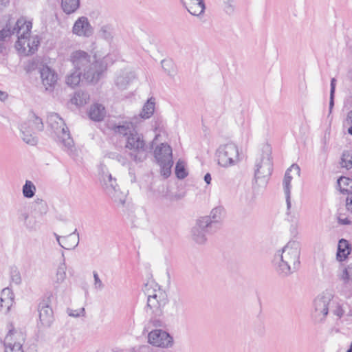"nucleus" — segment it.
I'll return each instance as SVG.
<instances>
[{
	"instance_id": "obj_7",
	"label": "nucleus",
	"mask_w": 352,
	"mask_h": 352,
	"mask_svg": "<svg viewBox=\"0 0 352 352\" xmlns=\"http://www.w3.org/2000/svg\"><path fill=\"white\" fill-rule=\"evenodd\" d=\"M335 304L333 295L329 292H322L314 301L312 318L316 323H321L325 320L330 307Z\"/></svg>"
},
{
	"instance_id": "obj_13",
	"label": "nucleus",
	"mask_w": 352,
	"mask_h": 352,
	"mask_svg": "<svg viewBox=\"0 0 352 352\" xmlns=\"http://www.w3.org/2000/svg\"><path fill=\"white\" fill-rule=\"evenodd\" d=\"M293 172L296 175L300 176V169L298 165L293 164L285 172V177L283 179V189L285 195L286 204H287V214L289 215L290 209L292 206L291 204V182L292 176L291 173Z\"/></svg>"
},
{
	"instance_id": "obj_30",
	"label": "nucleus",
	"mask_w": 352,
	"mask_h": 352,
	"mask_svg": "<svg viewBox=\"0 0 352 352\" xmlns=\"http://www.w3.org/2000/svg\"><path fill=\"white\" fill-rule=\"evenodd\" d=\"M80 5V0H61V8L66 14L74 13Z\"/></svg>"
},
{
	"instance_id": "obj_33",
	"label": "nucleus",
	"mask_w": 352,
	"mask_h": 352,
	"mask_svg": "<svg viewBox=\"0 0 352 352\" xmlns=\"http://www.w3.org/2000/svg\"><path fill=\"white\" fill-rule=\"evenodd\" d=\"M155 110V101L152 98H150L144 104L142 111L140 113V116L142 118H149L153 113Z\"/></svg>"
},
{
	"instance_id": "obj_38",
	"label": "nucleus",
	"mask_w": 352,
	"mask_h": 352,
	"mask_svg": "<svg viewBox=\"0 0 352 352\" xmlns=\"http://www.w3.org/2000/svg\"><path fill=\"white\" fill-rule=\"evenodd\" d=\"M18 216L19 221H22L27 228L32 229L34 228V225L28 221L29 214L25 210H19L18 212Z\"/></svg>"
},
{
	"instance_id": "obj_48",
	"label": "nucleus",
	"mask_w": 352,
	"mask_h": 352,
	"mask_svg": "<svg viewBox=\"0 0 352 352\" xmlns=\"http://www.w3.org/2000/svg\"><path fill=\"white\" fill-rule=\"evenodd\" d=\"M166 146H168V147H170L168 144H165V143H162L160 144L159 146H157L155 151H154V156H155V158L156 159V151H157V149H160L161 148V151L160 152V157H162V160L164 159L166 160V154L165 153V151H164V149H165Z\"/></svg>"
},
{
	"instance_id": "obj_1",
	"label": "nucleus",
	"mask_w": 352,
	"mask_h": 352,
	"mask_svg": "<svg viewBox=\"0 0 352 352\" xmlns=\"http://www.w3.org/2000/svg\"><path fill=\"white\" fill-rule=\"evenodd\" d=\"M70 60L75 69L82 71V78L88 82L96 83L107 69V65L101 60H97L82 50H76L70 55Z\"/></svg>"
},
{
	"instance_id": "obj_49",
	"label": "nucleus",
	"mask_w": 352,
	"mask_h": 352,
	"mask_svg": "<svg viewBox=\"0 0 352 352\" xmlns=\"http://www.w3.org/2000/svg\"><path fill=\"white\" fill-rule=\"evenodd\" d=\"M93 275L94 278V287L98 289H102L104 288V284L100 279L98 273L94 271Z\"/></svg>"
},
{
	"instance_id": "obj_36",
	"label": "nucleus",
	"mask_w": 352,
	"mask_h": 352,
	"mask_svg": "<svg viewBox=\"0 0 352 352\" xmlns=\"http://www.w3.org/2000/svg\"><path fill=\"white\" fill-rule=\"evenodd\" d=\"M341 165L346 169L352 168V149L344 151L341 158Z\"/></svg>"
},
{
	"instance_id": "obj_53",
	"label": "nucleus",
	"mask_w": 352,
	"mask_h": 352,
	"mask_svg": "<svg viewBox=\"0 0 352 352\" xmlns=\"http://www.w3.org/2000/svg\"><path fill=\"white\" fill-rule=\"evenodd\" d=\"M118 162H120L122 165H125L127 163V159L124 157L122 156L120 154L116 159Z\"/></svg>"
},
{
	"instance_id": "obj_27",
	"label": "nucleus",
	"mask_w": 352,
	"mask_h": 352,
	"mask_svg": "<svg viewBox=\"0 0 352 352\" xmlns=\"http://www.w3.org/2000/svg\"><path fill=\"white\" fill-rule=\"evenodd\" d=\"M47 123L54 134L65 125L63 118L58 113L54 112L47 116Z\"/></svg>"
},
{
	"instance_id": "obj_63",
	"label": "nucleus",
	"mask_w": 352,
	"mask_h": 352,
	"mask_svg": "<svg viewBox=\"0 0 352 352\" xmlns=\"http://www.w3.org/2000/svg\"><path fill=\"white\" fill-rule=\"evenodd\" d=\"M4 49V43L0 41V53L3 52V50Z\"/></svg>"
},
{
	"instance_id": "obj_40",
	"label": "nucleus",
	"mask_w": 352,
	"mask_h": 352,
	"mask_svg": "<svg viewBox=\"0 0 352 352\" xmlns=\"http://www.w3.org/2000/svg\"><path fill=\"white\" fill-rule=\"evenodd\" d=\"M175 174L177 177L181 179H184L188 175L184 162L179 160L177 162L175 166Z\"/></svg>"
},
{
	"instance_id": "obj_39",
	"label": "nucleus",
	"mask_w": 352,
	"mask_h": 352,
	"mask_svg": "<svg viewBox=\"0 0 352 352\" xmlns=\"http://www.w3.org/2000/svg\"><path fill=\"white\" fill-rule=\"evenodd\" d=\"M341 184H342L343 186H352V178L350 179L349 177L341 176L338 179V184L340 187H341ZM340 190L342 194H352V192L349 189L340 188Z\"/></svg>"
},
{
	"instance_id": "obj_56",
	"label": "nucleus",
	"mask_w": 352,
	"mask_h": 352,
	"mask_svg": "<svg viewBox=\"0 0 352 352\" xmlns=\"http://www.w3.org/2000/svg\"><path fill=\"white\" fill-rule=\"evenodd\" d=\"M212 178L210 173H206L204 176V181L207 184H210L211 182Z\"/></svg>"
},
{
	"instance_id": "obj_31",
	"label": "nucleus",
	"mask_w": 352,
	"mask_h": 352,
	"mask_svg": "<svg viewBox=\"0 0 352 352\" xmlns=\"http://www.w3.org/2000/svg\"><path fill=\"white\" fill-rule=\"evenodd\" d=\"M89 100V95L87 92L78 91L71 99V102L77 106H82Z\"/></svg>"
},
{
	"instance_id": "obj_2",
	"label": "nucleus",
	"mask_w": 352,
	"mask_h": 352,
	"mask_svg": "<svg viewBox=\"0 0 352 352\" xmlns=\"http://www.w3.org/2000/svg\"><path fill=\"white\" fill-rule=\"evenodd\" d=\"M300 243L296 241H289L274 258L277 272L284 276L296 271L300 265Z\"/></svg>"
},
{
	"instance_id": "obj_18",
	"label": "nucleus",
	"mask_w": 352,
	"mask_h": 352,
	"mask_svg": "<svg viewBox=\"0 0 352 352\" xmlns=\"http://www.w3.org/2000/svg\"><path fill=\"white\" fill-rule=\"evenodd\" d=\"M41 78L42 83L45 87L46 91H52L57 82L58 76L48 66H43L40 69Z\"/></svg>"
},
{
	"instance_id": "obj_28",
	"label": "nucleus",
	"mask_w": 352,
	"mask_h": 352,
	"mask_svg": "<svg viewBox=\"0 0 352 352\" xmlns=\"http://www.w3.org/2000/svg\"><path fill=\"white\" fill-rule=\"evenodd\" d=\"M106 114L104 107L100 104H93L89 109V116L90 119L94 121H101Z\"/></svg>"
},
{
	"instance_id": "obj_37",
	"label": "nucleus",
	"mask_w": 352,
	"mask_h": 352,
	"mask_svg": "<svg viewBox=\"0 0 352 352\" xmlns=\"http://www.w3.org/2000/svg\"><path fill=\"white\" fill-rule=\"evenodd\" d=\"M38 44L39 41L37 38H32V40L30 38V45H28L27 43L25 45L26 50L24 52L23 50H20L19 51H21V52L25 53L27 55L32 54L37 50Z\"/></svg>"
},
{
	"instance_id": "obj_51",
	"label": "nucleus",
	"mask_w": 352,
	"mask_h": 352,
	"mask_svg": "<svg viewBox=\"0 0 352 352\" xmlns=\"http://www.w3.org/2000/svg\"><path fill=\"white\" fill-rule=\"evenodd\" d=\"M338 223L342 225H350L351 224V221L348 218H341L338 217Z\"/></svg>"
},
{
	"instance_id": "obj_23",
	"label": "nucleus",
	"mask_w": 352,
	"mask_h": 352,
	"mask_svg": "<svg viewBox=\"0 0 352 352\" xmlns=\"http://www.w3.org/2000/svg\"><path fill=\"white\" fill-rule=\"evenodd\" d=\"M56 141L60 142L65 148H70L74 145V141L70 136L69 131L66 125L54 134Z\"/></svg>"
},
{
	"instance_id": "obj_12",
	"label": "nucleus",
	"mask_w": 352,
	"mask_h": 352,
	"mask_svg": "<svg viewBox=\"0 0 352 352\" xmlns=\"http://www.w3.org/2000/svg\"><path fill=\"white\" fill-rule=\"evenodd\" d=\"M148 342L155 346L167 348L173 345V339L168 333L162 329L151 331L148 335Z\"/></svg>"
},
{
	"instance_id": "obj_58",
	"label": "nucleus",
	"mask_w": 352,
	"mask_h": 352,
	"mask_svg": "<svg viewBox=\"0 0 352 352\" xmlns=\"http://www.w3.org/2000/svg\"><path fill=\"white\" fill-rule=\"evenodd\" d=\"M346 120L349 124H352V110L348 113Z\"/></svg>"
},
{
	"instance_id": "obj_47",
	"label": "nucleus",
	"mask_w": 352,
	"mask_h": 352,
	"mask_svg": "<svg viewBox=\"0 0 352 352\" xmlns=\"http://www.w3.org/2000/svg\"><path fill=\"white\" fill-rule=\"evenodd\" d=\"M100 34L104 39L109 40L112 38L111 34L109 31V28L107 25H104L101 28Z\"/></svg>"
},
{
	"instance_id": "obj_42",
	"label": "nucleus",
	"mask_w": 352,
	"mask_h": 352,
	"mask_svg": "<svg viewBox=\"0 0 352 352\" xmlns=\"http://www.w3.org/2000/svg\"><path fill=\"white\" fill-rule=\"evenodd\" d=\"M10 278L13 283L19 285L21 282V277L19 271L16 267H12L10 268Z\"/></svg>"
},
{
	"instance_id": "obj_26",
	"label": "nucleus",
	"mask_w": 352,
	"mask_h": 352,
	"mask_svg": "<svg viewBox=\"0 0 352 352\" xmlns=\"http://www.w3.org/2000/svg\"><path fill=\"white\" fill-rule=\"evenodd\" d=\"M14 303V294L8 287L4 288L0 295V305L9 311Z\"/></svg>"
},
{
	"instance_id": "obj_61",
	"label": "nucleus",
	"mask_w": 352,
	"mask_h": 352,
	"mask_svg": "<svg viewBox=\"0 0 352 352\" xmlns=\"http://www.w3.org/2000/svg\"><path fill=\"white\" fill-rule=\"evenodd\" d=\"M54 234L56 236V241H57L58 245L60 246V245L62 243V240L60 241L61 237L59 235H58L56 233H54Z\"/></svg>"
},
{
	"instance_id": "obj_4",
	"label": "nucleus",
	"mask_w": 352,
	"mask_h": 352,
	"mask_svg": "<svg viewBox=\"0 0 352 352\" xmlns=\"http://www.w3.org/2000/svg\"><path fill=\"white\" fill-rule=\"evenodd\" d=\"M99 181L105 193L117 204L124 205L126 201V195L122 192L116 182L104 165L101 164L99 168Z\"/></svg>"
},
{
	"instance_id": "obj_54",
	"label": "nucleus",
	"mask_w": 352,
	"mask_h": 352,
	"mask_svg": "<svg viewBox=\"0 0 352 352\" xmlns=\"http://www.w3.org/2000/svg\"><path fill=\"white\" fill-rule=\"evenodd\" d=\"M334 96L335 94H330L329 98V112H331V110L334 106Z\"/></svg>"
},
{
	"instance_id": "obj_5",
	"label": "nucleus",
	"mask_w": 352,
	"mask_h": 352,
	"mask_svg": "<svg viewBox=\"0 0 352 352\" xmlns=\"http://www.w3.org/2000/svg\"><path fill=\"white\" fill-rule=\"evenodd\" d=\"M44 129V124L42 119L31 111L28 114L26 120L19 126L21 137L26 144L34 146L38 142V138L34 134L36 132L42 131Z\"/></svg>"
},
{
	"instance_id": "obj_35",
	"label": "nucleus",
	"mask_w": 352,
	"mask_h": 352,
	"mask_svg": "<svg viewBox=\"0 0 352 352\" xmlns=\"http://www.w3.org/2000/svg\"><path fill=\"white\" fill-rule=\"evenodd\" d=\"M23 195L25 198H32L36 192V186L30 180H26L22 189Z\"/></svg>"
},
{
	"instance_id": "obj_22",
	"label": "nucleus",
	"mask_w": 352,
	"mask_h": 352,
	"mask_svg": "<svg viewBox=\"0 0 352 352\" xmlns=\"http://www.w3.org/2000/svg\"><path fill=\"white\" fill-rule=\"evenodd\" d=\"M111 129L116 134L125 137L126 140L128 136L137 131L131 122H122L118 124H115L111 126Z\"/></svg>"
},
{
	"instance_id": "obj_16",
	"label": "nucleus",
	"mask_w": 352,
	"mask_h": 352,
	"mask_svg": "<svg viewBox=\"0 0 352 352\" xmlns=\"http://www.w3.org/2000/svg\"><path fill=\"white\" fill-rule=\"evenodd\" d=\"M39 320L44 327H50L54 321V315L52 307L50 306V299L43 300L38 306Z\"/></svg>"
},
{
	"instance_id": "obj_17",
	"label": "nucleus",
	"mask_w": 352,
	"mask_h": 352,
	"mask_svg": "<svg viewBox=\"0 0 352 352\" xmlns=\"http://www.w3.org/2000/svg\"><path fill=\"white\" fill-rule=\"evenodd\" d=\"M73 34L84 37H89L94 33V29L86 16L79 17L72 28Z\"/></svg>"
},
{
	"instance_id": "obj_60",
	"label": "nucleus",
	"mask_w": 352,
	"mask_h": 352,
	"mask_svg": "<svg viewBox=\"0 0 352 352\" xmlns=\"http://www.w3.org/2000/svg\"><path fill=\"white\" fill-rule=\"evenodd\" d=\"M69 315L70 316H74V317H78L80 316L79 313L77 312V311H72L71 312L69 313Z\"/></svg>"
},
{
	"instance_id": "obj_10",
	"label": "nucleus",
	"mask_w": 352,
	"mask_h": 352,
	"mask_svg": "<svg viewBox=\"0 0 352 352\" xmlns=\"http://www.w3.org/2000/svg\"><path fill=\"white\" fill-rule=\"evenodd\" d=\"M32 23L31 21H26L23 17L19 19L14 26L12 28V34H16L18 40L16 43V47L18 50H26L25 44L30 45V36Z\"/></svg>"
},
{
	"instance_id": "obj_57",
	"label": "nucleus",
	"mask_w": 352,
	"mask_h": 352,
	"mask_svg": "<svg viewBox=\"0 0 352 352\" xmlns=\"http://www.w3.org/2000/svg\"><path fill=\"white\" fill-rule=\"evenodd\" d=\"M10 3V0H0V6L6 7Z\"/></svg>"
},
{
	"instance_id": "obj_43",
	"label": "nucleus",
	"mask_w": 352,
	"mask_h": 352,
	"mask_svg": "<svg viewBox=\"0 0 352 352\" xmlns=\"http://www.w3.org/2000/svg\"><path fill=\"white\" fill-rule=\"evenodd\" d=\"M172 306L175 311L178 314L184 309V302L182 298H176L173 300Z\"/></svg>"
},
{
	"instance_id": "obj_59",
	"label": "nucleus",
	"mask_w": 352,
	"mask_h": 352,
	"mask_svg": "<svg viewBox=\"0 0 352 352\" xmlns=\"http://www.w3.org/2000/svg\"><path fill=\"white\" fill-rule=\"evenodd\" d=\"M119 155V153H109L108 154V156L109 158H111V159H116V157H118V156Z\"/></svg>"
},
{
	"instance_id": "obj_21",
	"label": "nucleus",
	"mask_w": 352,
	"mask_h": 352,
	"mask_svg": "<svg viewBox=\"0 0 352 352\" xmlns=\"http://www.w3.org/2000/svg\"><path fill=\"white\" fill-rule=\"evenodd\" d=\"M221 212L222 208L221 207H217L211 210L210 215L201 217L199 218V219L202 221H207V226L210 229H214V230L215 231L217 229L219 228L221 217Z\"/></svg>"
},
{
	"instance_id": "obj_41",
	"label": "nucleus",
	"mask_w": 352,
	"mask_h": 352,
	"mask_svg": "<svg viewBox=\"0 0 352 352\" xmlns=\"http://www.w3.org/2000/svg\"><path fill=\"white\" fill-rule=\"evenodd\" d=\"M162 67L165 72L169 76L175 75L174 64L170 60H162L161 62Z\"/></svg>"
},
{
	"instance_id": "obj_25",
	"label": "nucleus",
	"mask_w": 352,
	"mask_h": 352,
	"mask_svg": "<svg viewBox=\"0 0 352 352\" xmlns=\"http://www.w3.org/2000/svg\"><path fill=\"white\" fill-rule=\"evenodd\" d=\"M79 243V234L77 230L66 236H62V243L60 246L66 250H73L78 246Z\"/></svg>"
},
{
	"instance_id": "obj_55",
	"label": "nucleus",
	"mask_w": 352,
	"mask_h": 352,
	"mask_svg": "<svg viewBox=\"0 0 352 352\" xmlns=\"http://www.w3.org/2000/svg\"><path fill=\"white\" fill-rule=\"evenodd\" d=\"M8 94L6 92L0 90V100L1 101H2V102L5 101L8 99Z\"/></svg>"
},
{
	"instance_id": "obj_50",
	"label": "nucleus",
	"mask_w": 352,
	"mask_h": 352,
	"mask_svg": "<svg viewBox=\"0 0 352 352\" xmlns=\"http://www.w3.org/2000/svg\"><path fill=\"white\" fill-rule=\"evenodd\" d=\"M346 206L347 210L352 212V195L351 197H348L346 200Z\"/></svg>"
},
{
	"instance_id": "obj_44",
	"label": "nucleus",
	"mask_w": 352,
	"mask_h": 352,
	"mask_svg": "<svg viewBox=\"0 0 352 352\" xmlns=\"http://www.w3.org/2000/svg\"><path fill=\"white\" fill-rule=\"evenodd\" d=\"M11 35H14L12 34V28L8 27L7 25L5 28L0 31V41L4 43L6 38L10 37Z\"/></svg>"
},
{
	"instance_id": "obj_6",
	"label": "nucleus",
	"mask_w": 352,
	"mask_h": 352,
	"mask_svg": "<svg viewBox=\"0 0 352 352\" xmlns=\"http://www.w3.org/2000/svg\"><path fill=\"white\" fill-rule=\"evenodd\" d=\"M125 148L130 158L136 163L142 162L147 157L148 146L142 134L138 131L128 136Z\"/></svg>"
},
{
	"instance_id": "obj_3",
	"label": "nucleus",
	"mask_w": 352,
	"mask_h": 352,
	"mask_svg": "<svg viewBox=\"0 0 352 352\" xmlns=\"http://www.w3.org/2000/svg\"><path fill=\"white\" fill-rule=\"evenodd\" d=\"M143 290L147 296L146 312L152 316L151 322L154 326L161 327L162 322L155 318L163 314L164 309L168 301L167 294L160 289H151L148 283L145 284Z\"/></svg>"
},
{
	"instance_id": "obj_62",
	"label": "nucleus",
	"mask_w": 352,
	"mask_h": 352,
	"mask_svg": "<svg viewBox=\"0 0 352 352\" xmlns=\"http://www.w3.org/2000/svg\"><path fill=\"white\" fill-rule=\"evenodd\" d=\"M347 78L350 80H352V69H350L348 73H347Z\"/></svg>"
},
{
	"instance_id": "obj_52",
	"label": "nucleus",
	"mask_w": 352,
	"mask_h": 352,
	"mask_svg": "<svg viewBox=\"0 0 352 352\" xmlns=\"http://www.w3.org/2000/svg\"><path fill=\"white\" fill-rule=\"evenodd\" d=\"M336 80L335 78H331V89L330 94H335L336 91Z\"/></svg>"
},
{
	"instance_id": "obj_34",
	"label": "nucleus",
	"mask_w": 352,
	"mask_h": 352,
	"mask_svg": "<svg viewBox=\"0 0 352 352\" xmlns=\"http://www.w3.org/2000/svg\"><path fill=\"white\" fill-rule=\"evenodd\" d=\"M81 77H82V71L76 69L74 72L67 77L66 82L71 87H75L80 83Z\"/></svg>"
},
{
	"instance_id": "obj_20",
	"label": "nucleus",
	"mask_w": 352,
	"mask_h": 352,
	"mask_svg": "<svg viewBox=\"0 0 352 352\" xmlns=\"http://www.w3.org/2000/svg\"><path fill=\"white\" fill-rule=\"evenodd\" d=\"M190 14L199 16L204 13L206 5L204 0H181Z\"/></svg>"
},
{
	"instance_id": "obj_14",
	"label": "nucleus",
	"mask_w": 352,
	"mask_h": 352,
	"mask_svg": "<svg viewBox=\"0 0 352 352\" xmlns=\"http://www.w3.org/2000/svg\"><path fill=\"white\" fill-rule=\"evenodd\" d=\"M207 221H202L198 219L195 226L192 228V239L198 244H204L206 240V234L214 232V229H210L206 224Z\"/></svg>"
},
{
	"instance_id": "obj_19",
	"label": "nucleus",
	"mask_w": 352,
	"mask_h": 352,
	"mask_svg": "<svg viewBox=\"0 0 352 352\" xmlns=\"http://www.w3.org/2000/svg\"><path fill=\"white\" fill-rule=\"evenodd\" d=\"M133 72L124 69L118 73L115 78V85L120 90L126 89L128 86L135 80Z\"/></svg>"
},
{
	"instance_id": "obj_9",
	"label": "nucleus",
	"mask_w": 352,
	"mask_h": 352,
	"mask_svg": "<svg viewBox=\"0 0 352 352\" xmlns=\"http://www.w3.org/2000/svg\"><path fill=\"white\" fill-rule=\"evenodd\" d=\"M272 162L270 156V149L267 147L261 156L256 159L254 170V179L259 185L267 183L272 174Z\"/></svg>"
},
{
	"instance_id": "obj_46",
	"label": "nucleus",
	"mask_w": 352,
	"mask_h": 352,
	"mask_svg": "<svg viewBox=\"0 0 352 352\" xmlns=\"http://www.w3.org/2000/svg\"><path fill=\"white\" fill-rule=\"evenodd\" d=\"M34 204L35 209L38 208L42 214H45L47 212V204L43 199H37L35 200Z\"/></svg>"
},
{
	"instance_id": "obj_32",
	"label": "nucleus",
	"mask_w": 352,
	"mask_h": 352,
	"mask_svg": "<svg viewBox=\"0 0 352 352\" xmlns=\"http://www.w3.org/2000/svg\"><path fill=\"white\" fill-rule=\"evenodd\" d=\"M340 279L346 287L352 286V263L349 264L340 275Z\"/></svg>"
},
{
	"instance_id": "obj_64",
	"label": "nucleus",
	"mask_w": 352,
	"mask_h": 352,
	"mask_svg": "<svg viewBox=\"0 0 352 352\" xmlns=\"http://www.w3.org/2000/svg\"><path fill=\"white\" fill-rule=\"evenodd\" d=\"M348 133L352 135V126L348 129Z\"/></svg>"
},
{
	"instance_id": "obj_29",
	"label": "nucleus",
	"mask_w": 352,
	"mask_h": 352,
	"mask_svg": "<svg viewBox=\"0 0 352 352\" xmlns=\"http://www.w3.org/2000/svg\"><path fill=\"white\" fill-rule=\"evenodd\" d=\"M66 270L67 267L63 259V263L58 265L53 280V285L55 288H58L65 281L66 278Z\"/></svg>"
},
{
	"instance_id": "obj_24",
	"label": "nucleus",
	"mask_w": 352,
	"mask_h": 352,
	"mask_svg": "<svg viewBox=\"0 0 352 352\" xmlns=\"http://www.w3.org/2000/svg\"><path fill=\"white\" fill-rule=\"evenodd\" d=\"M351 245L346 239H342L338 241L336 258L339 261H344L351 254Z\"/></svg>"
},
{
	"instance_id": "obj_11",
	"label": "nucleus",
	"mask_w": 352,
	"mask_h": 352,
	"mask_svg": "<svg viewBox=\"0 0 352 352\" xmlns=\"http://www.w3.org/2000/svg\"><path fill=\"white\" fill-rule=\"evenodd\" d=\"M25 340V334L21 331L11 329L4 340V352H24L22 346Z\"/></svg>"
},
{
	"instance_id": "obj_15",
	"label": "nucleus",
	"mask_w": 352,
	"mask_h": 352,
	"mask_svg": "<svg viewBox=\"0 0 352 352\" xmlns=\"http://www.w3.org/2000/svg\"><path fill=\"white\" fill-rule=\"evenodd\" d=\"M160 151L161 148L157 149L156 151V160L160 166L162 175L164 178H168L170 175L171 168L173 165L172 148L166 146L165 149H164L165 153L166 154V160H162V157L160 156Z\"/></svg>"
},
{
	"instance_id": "obj_45",
	"label": "nucleus",
	"mask_w": 352,
	"mask_h": 352,
	"mask_svg": "<svg viewBox=\"0 0 352 352\" xmlns=\"http://www.w3.org/2000/svg\"><path fill=\"white\" fill-rule=\"evenodd\" d=\"M332 308H333L332 309V313L335 316H338L339 318L344 316L345 311L341 305L335 302Z\"/></svg>"
},
{
	"instance_id": "obj_8",
	"label": "nucleus",
	"mask_w": 352,
	"mask_h": 352,
	"mask_svg": "<svg viewBox=\"0 0 352 352\" xmlns=\"http://www.w3.org/2000/svg\"><path fill=\"white\" fill-rule=\"evenodd\" d=\"M215 155L217 164L223 168L234 166L240 161L238 147L232 142L220 145Z\"/></svg>"
}]
</instances>
